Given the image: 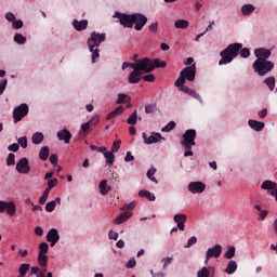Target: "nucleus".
<instances>
[{"label": "nucleus", "instance_id": "obj_46", "mask_svg": "<svg viewBox=\"0 0 277 277\" xmlns=\"http://www.w3.org/2000/svg\"><path fill=\"white\" fill-rule=\"evenodd\" d=\"M49 194H51V190L45 188L43 190V195L39 199V205H45L47 200L49 199Z\"/></svg>", "mask_w": 277, "mask_h": 277}, {"label": "nucleus", "instance_id": "obj_51", "mask_svg": "<svg viewBox=\"0 0 277 277\" xmlns=\"http://www.w3.org/2000/svg\"><path fill=\"white\" fill-rule=\"evenodd\" d=\"M92 131V127L90 126L89 122H84L80 127V133H90Z\"/></svg>", "mask_w": 277, "mask_h": 277}, {"label": "nucleus", "instance_id": "obj_7", "mask_svg": "<svg viewBox=\"0 0 277 277\" xmlns=\"http://www.w3.org/2000/svg\"><path fill=\"white\" fill-rule=\"evenodd\" d=\"M29 114V106L27 104H21L13 110L14 122H21L25 116Z\"/></svg>", "mask_w": 277, "mask_h": 277}, {"label": "nucleus", "instance_id": "obj_30", "mask_svg": "<svg viewBox=\"0 0 277 277\" xmlns=\"http://www.w3.org/2000/svg\"><path fill=\"white\" fill-rule=\"evenodd\" d=\"M225 272L228 274V276H230V274H235V272H237V262H235V260H230Z\"/></svg>", "mask_w": 277, "mask_h": 277}, {"label": "nucleus", "instance_id": "obj_41", "mask_svg": "<svg viewBox=\"0 0 277 277\" xmlns=\"http://www.w3.org/2000/svg\"><path fill=\"white\" fill-rule=\"evenodd\" d=\"M236 248L235 246H229L227 251L224 254V259H234L235 258Z\"/></svg>", "mask_w": 277, "mask_h": 277}, {"label": "nucleus", "instance_id": "obj_28", "mask_svg": "<svg viewBox=\"0 0 277 277\" xmlns=\"http://www.w3.org/2000/svg\"><path fill=\"white\" fill-rule=\"evenodd\" d=\"M138 196L141 198H146L147 200H149V202H155V200H156L155 194H153L148 190H140Z\"/></svg>", "mask_w": 277, "mask_h": 277}, {"label": "nucleus", "instance_id": "obj_21", "mask_svg": "<svg viewBox=\"0 0 277 277\" xmlns=\"http://www.w3.org/2000/svg\"><path fill=\"white\" fill-rule=\"evenodd\" d=\"M181 92H185V94H188V96H193V98H196V101H199V103H202V97L195 89H189L188 87H182L180 88Z\"/></svg>", "mask_w": 277, "mask_h": 277}, {"label": "nucleus", "instance_id": "obj_44", "mask_svg": "<svg viewBox=\"0 0 277 277\" xmlns=\"http://www.w3.org/2000/svg\"><path fill=\"white\" fill-rule=\"evenodd\" d=\"M38 254H43V255L49 254V243L41 242L39 245V253Z\"/></svg>", "mask_w": 277, "mask_h": 277}, {"label": "nucleus", "instance_id": "obj_16", "mask_svg": "<svg viewBox=\"0 0 277 277\" xmlns=\"http://www.w3.org/2000/svg\"><path fill=\"white\" fill-rule=\"evenodd\" d=\"M187 81H194L196 79V63L190 66L185 67L181 72Z\"/></svg>", "mask_w": 277, "mask_h": 277}, {"label": "nucleus", "instance_id": "obj_43", "mask_svg": "<svg viewBox=\"0 0 277 277\" xmlns=\"http://www.w3.org/2000/svg\"><path fill=\"white\" fill-rule=\"evenodd\" d=\"M173 129H176V122L170 121L161 129V131L162 133H170V131H173Z\"/></svg>", "mask_w": 277, "mask_h": 277}, {"label": "nucleus", "instance_id": "obj_17", "mask_svg": "<svg viewBox=\"0 0 277 277\" xmlns=\"http://www.w3.org/2000/svg\"><path fill=\"white\" fill-rule=\"evenodd\" d=\"M215 267L213 266H203L197 272V277H214Z\"/></svg>", "mask_w": 277, "mask_h": 277}, {"label": "nucleus", "instance_id": "obj_60", "mask_svg": "<svg viewBox=\"0 0 277 277\" xmlns=\"http://www.w3.org/2000/svg\"><path fill=\"white\" fill-rule=\"evenodd\" d=\"M135 265H137V262L135 261V258H131L128 263L126 264V267L128 269H133V267H135Z\"/></svg>", "mask_w": 277, "mask_h": 277}, {"label": "nucleus", "instance_id": "obj_56", "mask_svg": "<svg viewBox=\"0 0 277 277\" xmlns=\"http://www.w3.org/2000/svg\"><path fill=\"white\" fill-rule=\"evenodd\" d=\"M17 144L22 148H27V136H21L19 138H17Z\"/></svg>", "mask_w": 277, "mask_h": 277}, {"label": "nucleus", "instance_id": "obj_52", "mask_svg": "<svg viewBox=\"0 0 277 277\" xmlns=\"http://www.w3.org/2000/svg\"><path fill=\"white\" fill-rule=\"evenodd\" d=\"M57 183H60V181L56 177L49 180L48 187L45 189H49L51 192L53 187H56Z\"/></svg>", "mask_w": 277, "mask_h": 277}, {"label": "nucleus", "instance_id": "obj_64", "mask_svg": "<svg viewBox=\"0 0 277 277\" xmlns=\"http://www.w3.org/2000/svg\"><path fill=\"white\" fill-rule=\"evenodd\" d=\"M143 79L145 81H147L148 83H153V81H155V75L148 74V75L144 76Z\"/></svg>", "mask_w": 277, "mask_h": 277}, {"label": "nucleus", "instance_id": "obj_2", "mask_svg": "<svg viewBox=\"0 0 277 277\" xmlns=\"http://www.w3.org/2000/svg\"><path fill=\"white\" fill-rule=\"evenodd\" d=\"M105 40H107V35L105 32H91V37L88 39L87 44L91 53L92 64H96V62H98V57H101V51L98 48L101 44H103V42H105Z\"/></svg>", "mask_w": 277, "mask_h": 277}, {"label": "nucleus", "instance_id": "obj_29", "mask_svg": "<svg viewBox=\"0 0 277 277\" xmlns=\"http://www.w3.org/2000/svg\"><path fill=\"white\" fill-rule=\"evenodd\" d=\"M254 10H256V6L252 4H245L241 6V12L243 16H250V14L254 12Z\"/></svg>", "mask_w": 277, "mask_h": 277}, {"label": "nucleus", "instance_id": "obj_55", "mask_svg": "<svg viewBox=\"0 0 277 277\" xmlns=\"http://www.w3.org/2000/svg\"><path fill=\"white\" fill-rule=\"evenodd\" d=\"M16 163V156L14 154H9L6 158V166H14Z\"/></svg>", "mask_w": 277, "mask_h": 277}, {"label": "nucleus", "instance_id": "obj_49", "mask_svg": "<svg viewBox=\"0 0 277 277\" xmlns=\"http://www.w3.org/2000/svg\"><path fill=\"white\" fill-rule=\"evenodd\" d=\"M157 111V104H147L145 106V114H155Z\"/></svg>", "mask_w": 277, "mask_h": 277}, {"label": "nucleus", "instance_id": "obj_48", "mask_svg": "<svg viewBox=\"0 0 277 277\" xmlns=\"http://www.w3.org/2000/svg\"><path fill=\"white\" fill-rule=\"evenodd\" d=\"M88 122H89V126L91 127V129H94V127H96V124H98V122H101V117L98 115H95Z\"/></svg>", "mask_w": 277, "mask_h": 277}, {"label": "nucleus", "instance_id": "obj_10", "mask_svg": "<svg viewBox=\"0 0 277 277\" xmlns=\"http://www.w3.org/2000/svg\"><path fill=\"white\" fill-rule=\"evenodd\" d=\"M132 18H133V23H134V29H136V31H142V29H144V26L146 25V23H148V17H146V15L142 14V13H134L132 14Z\"/></svg>", "mask_w": 277, "mask_h": 277}, {"label": "nucleus", "instance_id": "obj_36", "mask_svg": "<svg viewBox=\"0 0 277 277\" xmlns=\"http://www.w3.org/2000/svg\"><path fill=\"white\" fill-rule=\"evenodd\" d=\"M116 103L117 105H122V103H131V96L124 93H119Z\"/></svg>", "mask_w": 277, "mask_h": 277}, {"label": "nucleus", "instance_id": "obj_11", "mask_svg": "<svg viewBox=\"0 0 277 277\" xmlns=\"http://www.w3.org/2000/svg\"><path fill=\"white\" fill-rule=\"evenodd\" d=\"M254 55L256 57L255 62H268L269 57H272V50L258 48L254 50Z\"/></svg>", "mask_w": 277, "mask_h": 277}, {"label": "nucleus", "instance_id": "obj_34", "mask_svg": "<svg viewBox=\"0 0 277 277\" xmlns=\"http://www.w3.org/2000/svg\"><path fill=\"white\" fill-rule=\"evenodd\" d=\"M121 114H124V108L122 106H119L107 115V120H111V118H117V116H120Z\"/></svg>", "mask_w": 277, "mask_h": 277}, {"label": "nucleus", "instance_id": "obj_38", "mask_svg": "<svg viewBox=\"0 0 277 277\" xmlns=\"http://www.w3.org/2000/svg\"><path fill=\"white\" fill-rule=\"evenodd\" d=\"M30 267H31V265H29L27 263L21 264V266L18 267V272H19L18 277L27 276V272H29Z\"/></svg>", "mask_w": 277, "mask_h": 277}, {"label": "nucleus", "instance_id": "obj_3", "mask_svg": "<svg viewBox=\"0 0 277 277\" xmlns=\"http://www.w3.org/2000/svg\"><path fill=\"white\" fill-rule=\"evenodd\" d=\"M181 145L185 148L184 157H194L192 146H196V130H186L182 135Z\"/></svg>", "mask_w": 277, "mask_h": 277}, {"label": "nucleus", "instance_id": "obj_22", "mask_svg": "<svg viewBox=\"0 0 277 277\" xmlns=\"http://www.w3.org/2000/svg\"><path fill=\"white\" fill-rule=\"evenodd\" d=\"M261 189L265 192H277V184L274 181L266 180L261 184Z\"/></svg>", "mask_w": 277, "mask_h": 277}, {"label": "nucleus", "instance_id": "obj_19", "mask_svg": "<svg viewBox=\"0 0 277 277\" xmlns=\"http://www.w3.org/2000/svg\"><path fill=\"white\" fill-rule=\"evenodd\" d=\"M57 137L61 142H65V144H70V140H72V134L67 129H64L57 132Z\"/></svg>", "mask_w": 277, "mask_h": 277}, {"label": "nucleus", "instance_id": "obj_4", "mask_svg": "<svg viewBox=\"0 0 277 277\" xmlns=\"http://www.w3.org/2000/svg\"><path fill=\"white\" fill-rule=\"evenodd\" d=\"M274 62L272 61H254L253 70L259 77H265L268 72L274 70Z\"/></svg>", "mask_w": 277, "mask_h": 277}, {"label": "nucleus", "instance_id": "obj_24", "mask_svg": "<svg viewBox=\"0 0 277 277\" xmlns=\"http://www.w3.org/2000/svg\"><path fill=\"white\" fill-rule=\"evenodd\" d=\"M72 26L77 31H84V29H88V19L77 21L74 19Z\"/></svg>", "mask_w": 277, "mask_h": 277}, {"label": "nucleus", "instance_id": "obj_54", "mask_svg": "<svg viewBox=\"0 0 277 277\" xmlns=\"http://www.w3.org/2000/svg\"><path fill=\"white\" fill-rule=\"evenodd\" d=\"M55 201H49L47 205H45V211L48 213H53V211H55Z\"/></svg>", "mask_w": 277, "mask_h": 277}, {"label": "nucleus", "instance_id": "obj_12", "mask_svg": "<svg viewBox=\"0 0 277 277\" xmlns=\"http://www.w3.org/2000/svg\"><path fill=\"white\" fill-rule=\"evenodd\" d=\"M15 170L18 174H29L31 172V167H29V159L26 157L19 159L16 163Z\"/></svg>", "mask_w": 277, "mask_h": 277}, {"label": "nucleus", "instance_id": "obj_27", "mask_svg": "<svg viewBox=\"0 0 277 277\" xmlns=\"http://www.w3.org/2000/svg\"><path fill=\"white\" fill-rule=\"evenodd\" d=\"M265 85L271 90V92H274L276 88V78L274 76H269L264 79Z\"/></svg>", "mask_w": 277, "mask_h": 277}, {"label": "nucleus", "instance_id": "obj_14", "mask_svg": "<svg viewBox=\"0 0 277 277\" xmlns=\"http://www.w3.org/2000/svg\"><path fill=\"white\" fill-rule=\"evenodd\" d=\"M8 213V215H16V205L13 201L6 202L0 200V213Z\"/></svg>", "mask_w": 277, "mask_h": 277}, {"label": "nucleus", "instance_id": "obj_13", "mask_svg": "<svg viewBox=\"0 0 277 277\" xmlns=\"http://www.w3.org/2000/svg\"><path fill=\"white\" fill-rule=\"evenodd\" d=\"M187 189L190 194H203L205 189H207V184L200 181L190 182Z\"/></svg>", "mask_w": 277, "mask_h": 277}, {"label": "nucleus", "instance_id": "obj_32", "mask_svg": "<svg viewBox=\"0 0 277 277\" xmlns=\"http://www.w3.org/2000/svg\"><path fill=\"white\" fill-rule=\"evenodd\" d=\"M104 157L106 159V163L111 168L114 166V162L116 161V156L114 155V151H107L104 154Z\"/></svg>", "mask_w": 277, "mask_h": 277}, {"label": "nucleus", "instance_id": "obj_58", "mask_svg": "<svg viewBox=\"0 0 277 277\" xmlns=\"http://www.w3.org/2000/svg\"><path fill=\"white\" fill-rule=\"evenodd\" d=\"M19 149L21 146L18 145V143H13L8 146V150H10V153H18Z\"/></svg>", "mask_w": 277, "mask_h": 277}, {"label": "nucleus", "instance_id": "obj_50", "mask_svg": "<svg viewBox=\"0 0 277 277\" xmlns=\"http://www.w3.org/2000/svg\"><path fill=\"white\" fill-rule=\"evenodd\" d=\"M267 215H269V211L263 210L258 214V222H265L267 219Z\"/></svg>", "mask_w": 277, "mask_h": 277}, {"label": "nucleus", "instance_id": "obj_39", "mask_svg": "<svg viewBox=\"0 0 277 277\" xmlns=\"http://www.w3.org/2000/svg\"><path fill=\"white\" fill-rule=\"evenodd\" d=\"M157 172V169L155 167L150 168L147 171V179H149V181H151L153 183H159V181H157V177H155V173Z\"/></svg>", "mask_w": 277, "mask_h": 277}, {"label": "nucleus", "instance_id": "obj_5", "mask_svg": "<svg viewBox=\"0 0 277 277\" xmlns=\"http://www.w3.org/2000/svg\"><path fill=\"white\" fill-rule=\"evenodd\" d=\"M134 70H137L143 75L153 72V70H155V67L153 66V60L148 57L138 58V61L134 63Z\"/></svg>", "mask_w": 277, "mask_h": 277}, {"label": "nucleus", "instance_id": "obj_31", "mask_svg": "<svg viewBox=\"0 0 277 277\" xmlns=\"http://www.w3.org/2000/svg\"><path fill=\"white\" fill-rule=\"evenodd\" d=\"M174 27L176 29H187V27H189V21H187V19H176L174 22Z\"/></svg>", "mask_w": 277, "mask_h": 277}, {"label": "nucleus", "instance_id": "obj_37", "mask_svg": "<svg viewBox=\"0 0 277 277\" xmlns=\"http://www.w3.org/2000/svg\"><path fill=\"white\" fill-rule=\"evenodd\" d=\"M49 146H43L39 151V159H41V161H47V159H49Z\"/></svg>", "mask_w": 277, "mask_h": 277}, {"label": "nucleus", "instance_id": "obj_59", "mask_svg": "<svg viewBox=\"0 0 277 277\" xmlns=\"http://www.w3.org/2000/svg\"><path fill=\"white\" fill-rule=\"evenodd\" d=\"M13 29H23V21L22 19H15L12 22Z\"/></svg>", "mask_w": 277, "mask_h": 277}, {"label": "nucleus", "instance_id": "obj_1", "mask_svg": "<svg viewBox=\"0 0 277 277\" xmlns=\"http://www.w3.org/2000/svg\"><path fill=\"white\" fill-rule=\"evenodd\" d=\"M245 60L250 55V49L243 48L242 43H232L225 50L220 52L221 60L219 61V66H224L230 64L237 55Z\"/></svg>", "mask_w": 277, "mask_h": 277}, {"label": "nucleus", "instance_id": "obj_26", "mask_svg": "<svg viewBox=\"0 0 277 277\" xmlns=\"http://www.w3.org/2000/svg\"><path fill=\"white\" fill-rule=\"evenodd\" d=\"M98 190L102 196H107L109 194V186H107V180H102L98 185Z\"/></svg>", "mask_w": 277, "mask_h": 277}, {"label": "nucleus", "instance_id": "obj_61", "mask_svg": "<svg viewBox=\"0 0 277 277\" xmlns=\"http://www.w3.org/2000/svg\"><path fill=\"white\" fill-rule=\"evenodd\" d=\"M8 88V79H3L0 81V96L5 92V89Z\"/></svg>", "mask_w": 277, "mask_h": 277}, {"label": "nucleus", "instance_id": "obj_35", "mask_svg": "<svg viewBox=\"0 0 277 277\" xmlns=\"http://www.w3.org/2000/svg\"><path fill=\"white\" fill-rule=\"evenodd\" d=\"M37 261L40 267H43L44 269H47V265H49V256L44 254H38Z\"/></svg>", "mask_w": 277, "mask_h": 277}, {"label": "nucleus", "instance_id": "obj_47", "mask_svg": "<svg viewBox=\"0 0 277 277\" xmlns=\"http://www.w3.org/2000/svg\"><path fill=\"white\" fill-rule=\"evenodd\" d=\"M128 124H137V110H134L128 118Z\"/></svg>", "mask_w": 277, "mask_h": 277}, {"label": "nucleus", "instance_id": "obj_18", "mask_svg": "<svg viewBox=\"0 0 277 277\" xmlns=\"http://www.w3.org/2000/svg\"><path fill=\"white\" fill-rule=\"evenodd\" d=\"M142 72H140L137 69H133L132 72L128 76V82L131 84L140 83L142 81Z\"/></svg>", "mask_w": 277, "mask_h": 277}, {"label": "nucleus", "instance_id": "obj_63", "mask_svg": "<svg viewBox=\"0 0 277 277\" xmlns=\"http://www.w3.org/2000/svg\"><path fill=\"white\" fill-rule=\"evenodd\" d=\"M5 18H6V21H9V23H13V22L16 21V16H15L14 13H12V12H8V13L5 14Z\"/></svg>", "mask_w": 277, "mask_h": 277}, {"label": "nucleus", "instance_id": "obj_62", "mask_svg": "<svg viewBox=\"0 0 277 277\" xmlns=\"http://www.w3.org/2000/svg\"><path fill=\"white\" fill-rule=\"evenodd\" d=\"M159 29V23L155 22L153 24L149 25V31H151V34H157Z\"/></svg>", "mask_w": 277, "mask_h": 277}, {"label": "nucleus", "instance_id": "obj_15", "mask_svg": "<svg viewBox=\"0 0 277 277\" xmlns=\"http://www.w3.org/2000/svg\"><path fill=\"white\" fill-rule=\"evenodd\" d=\"M45 239L50 243L51 248H55L60 241V232L56 228H51L48 232Z\"/></svg>", "mask_w": 277, "mask_h": 277}, {"label": "nucleus", "instance_id": "obj_8", "mask_svg": "<svg viewBox=\"0 0 277 277\" xmlns=\"http://www.w3.org/2000/svg\"><path fill=\"white\" fill-rule=\"evenodd\" d=\"M222 254V245H214L213 247L208 248L206 251L205 265L209 263L211 259H220Z\"/></svg>", "mask_w": 277, "mask_h": 277}, {"label": "nucleus", "instance_id": "obj_42", "mask_svg": "<svg viewBox=\"0 0 277 277\" xmlns=\"http://www.w3.org/2000/svg\"><path fill=\"white\" fill-rule=\"evenodd\" d=\"M14 42L17 44H25L27 42V38L23 36V34L16 32L14 36Z\"/></svg>", "mask_w": 277, "mask_h": 277}, {"label": "nucleus", "instance_id": "obj_25", "mask_svg": "<svg viewBox=\"0 0 277 277\" xmlns=\"http://www.w3.org/2000/svg\"><path fill=\"white\" fill-rule=\"evenodd\" d=\"M132 215H133V213L128 210V211L121 213V214L114 221V224H124V222H127V220H129Z\"/></svg>", "mask_w": 277, "mask_h": 277}, {"label": "nucleus", "instance_id": "obj_23", "mask_svg": "<svg viewBox=\"0 0 277 277\" xmlns=\"http://www.w3.org/2000/svg\"><path fill=\"white\" fill-rule=\"evenodd\" d=\"M248 124L253 131L256 132H261L262 129H265V123L261 121L249 119Z\"/></svg>", "mask_w": 277, "mask_h": 277}, {"label": "nucleus", "instance_id": "obj_53", "mask_svg": "<svg viewBox=\"0 0 277 277\" xmlns=\"http://www.w3.org/2000/svg\"><path fill=\"white\" fill-rule=\"evenodd\" d=\"M196 243H198V238L196 236H192L184 248H192V246H196Z\"/></svg>", "mask_w": 277, "mask_h": 277}, {"label": "nucleus", "instance_id": "obj_33", "mask_svg": "<svg viewBox=\"0 0 277 277\" xmlns=\"http://www.w3.org/2000/svg\"><path fill=\"white\" fill-rule=\"evenodd\" d=\"M31 142L35 145L40 144L41 142H44V134L42 132H36L32 134Z\"/></svg>", "mask_w": 277, "mask_h": 277}, {"label": "nucleus", "instance_id": "obj_40", "mask_svg": "<svg viewBox=\"0 0 277 277\" xmlns=\"http://www.w3.org/2000/svg\"><path fill=\"white\" fill-rule=\"evenodd\" d=\"M153 66H154V70H155V68H166L168 66V63H166V61L155 58L153 61Z\"/></svg>", "mask_w": 277, "mask_h": 277}, {"label": "nucleus", "instance_id": "obj_45", "mask_svg": "<svg viewBox=\"0 0 277 277\" xmlns=\"http://www.w3.org/2000/svg\"><path fill=\"white\" fill-rule=\"evenodd\" d=\"M174 85L176 88H179V90H181L182 88H186L185 87V78L183 75L180 74V77L175 80Z\"/></svg>", "mask_w": 277, "mask_h": 277}, {"label": "nucleus", "instance_id": "obj_6", "mask_svg": "<svg viewBox=\"0 0 277 277\" xmlns=\"http://www.w3.org/2000/svg\"><path fill=\"white\" fill-rule=\"evenodd\" d=\"M114 18H118L120 25L123 27H127L128 29H132L134 23H133V14L129 15L127 13H119L116 12L114 15Z\"/></svg>", "mask_w": 277, "mask_h": 277}, {"label": "nucleus", "instance_id": "obj_57", "mask_svg": "<svg viewBox=\"0 0 277 277\" xmlns=\"http://www.w3.org/2000/svg\"><path fill=\"white\" fill-rule=\"evenodd\" d=\"M120 144H122V141L118 140V141H115L113 143V146H111V153H118V150H120Z\"/></svg>", "mask_w": 277, "mask_h": 277}, {"label": "nucleus", "instance_id": "obj_20", "mask_svg": "<svg viewBox=\"0 0 277 277\" xmlns=\"http://www.w3.org/2000/svg\"><path fill=\"white\" fill-rule=\"evenodd\" d=\"M175 224H177L179 230H185V222H187V215L175 214L173 217Z\"/></svg>", "mask_w": 277, "mask_h": 277}, {"label": "nucleus", "instance_id": "obj_9", "mask_svg": "<svg viewBox=\"0 0 277 277\" xmlns=\"http://www.w3.org/2000/svg\"><path fill=\"white\" fill-rule=\"evenodd\" d=\"M142 137L144 141V144H146L147 146H150V144H157L161 141H166V137H163L161 133H157V132H151L149 136L146 135V132H143Z\"/></svg>", "mask_w": 277, "mask_h": 277}]
</instances>
